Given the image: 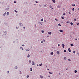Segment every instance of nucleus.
<instances>
[{"mask_svg":"<svg viewBox=\"0 0 79 79\" xmlns=\"http://www.w3.org/2000/svg\"><path fill=\"white\" fill-rule=\"evenodd\" d=\"M68 50H69V52H71V49H70V48H69L68 49Z\"/></svg>","mask_w":79,"mask_h":79,"instance_id":"1","label":"nucleus"},{"mask_svg":"<svg viewBox=\"0 0 79 79\" xmlns=\"http://www.w3.org/2000/svg\"><path fill=\"white\" fill-rule=\"evenodd\" d=\"M62 46L63 47V48H64V44H63L62 45Z\"/></svg>","mask_w":79,"mask_h":79,"instance_id":"2","label":"nucleus"},{"mask_svg":"<svg viewBox=\"0 0 79 79\" xmlns=\"http://www.w3.org/2000/svg\"><path fill=\"white\" fill-rule=\"evenodd\" d=\"M48 34H49L50 35H51V34H52V33L51 32H49L48 33Z\"/></svg>","mask_w":79,"mask_h":79,"instance_id":"3","label":"nucleus"},{"mask_svg":"<svg viewBox=\"0 0 79 79\" xmlns=\"http://www.w3.org/2000/svg\"><path fill=\"white\" fill-rule=\"evenodd\" d=\"M60 32H63V30H59Z\"/></svg>","mask_w":79,"mask_h":79,"instance_id":"4","label":"nucleus"},{"mask_svg":"<svg viewBox=\"0 0 79 79\" xmlns=\"http://www.w3.org/2000/svg\"><path fill=\"white\" fill-rule=\"evenodd\" d=\"M35 64V63L33 61H32V65L34 64Z\"/></svg>","mask_w":79,"mask_h":79,"instance_id":"5","label":"nucleus"},{"mask_svg":"<svg viewBox=\"0 0 79 79\" xmlns=\"http://www.w3.org/2000/svg\"><path fill=\"white\" fill-rule=\"evenodd\" d=\"M57 54H58V55H59V54H60V51H57Z\"/></svg>","mask_w":79,"mask_h":79,"instance_id":"6","label":"nucleus"},{"mask_svg":"<svg viewBox=\"0 0 79 79\" xmlns=\"http://www.w3.org/2000/svg\"><path fill=\"white\" fill-rule=\"evenodd\" d=\"M52 2H53L54 3H55V0H52Z\"/></svg>","mask_w":79,"mask_h":79,"instance_id":"7","label":"nucleus"},{"mask_svg":"<svg viewBox=\"0 0 79 79\" xmlns=\"http://www.w3.org/2000/svg\"><path fill=\"white\" fill-rule=\"evenodd\" d=\"M39 23H40V24H41V25H42V22H39Z\"/></svg>","mask_w":79,"mask_h":79,"instance_id":"8","label":"nucleus"},{"mask_svg":"<svg viewBox=\"0 0 79 79\" xmlns=\"http://www.w3.org/2000/svg\"><path fill=\"white\" fill-rule=\"evenodd\" d=\"M53 55V52H52L51 53V55Z\"/></svg>","mask_w":79,"mask_h":79,"instance_id":"9","label":"nucleus"},{"mask_svg":"<svg viewBox=\"0 0 79 79\" xmlns=\"http://www.w3.org/2000/svg\"><path fill=\"white\" fill-rule=\"evenodd\" d=\"M76 6V5L74 4H72V6Z\"/></svg>","mask_w":79,"mask_h":79,"instance_id":"10","label":"nucleus"},{"mask_svg":"<svg viewBox=\"0 0 79 79\" xmlns=\"http://www.w3.org/2000/svg\"><path fill=\"white\" fill-rule=\"evenodd\" d=\"M17 68H18V67H17V66H16L15 67V69H16Z\"/></svg>","mask_w":79,"mask_h":79,"instance_id":"11","label":"nucleus"},{"mask_svg":"<svg viewBox=\"0 0 79 79\" xmlns=\"http://www.w3.org/2000/svg\"><path fill=\"white\" fill-rule=\"evenodd\" d=\"M57 8H60V6L58 5L57 6Z\"/></svg>","mask_w":79,"mask_h":79,"instance_id":"12","label":"nucleus"},{"mask_svg":"<svg viewBox=\"0 0 79 79\" xmlns=\"http://www.w3.org/2000/svg\"><path fill=\"white\" fill-rule=\"evenodd\" d=\"M20 26H23V24H22V23H20Z\"/></svg>","mask_w":79,"mask_h":79,"instance_id":"13","label":"nucleus"},{"mask_svg":"<svg viewBox=\"0 0 79 79\" xmlns=\"http://www.w3.org/2000/svg\"><path fill=\"white\" fill-rule=\"evenodd\" d=\"M70 24H71V26H73V23L71 22V23H70Z\"/></svg>","mask_w":79,"mask_h":79,"instance_id":"14","label":"nucleus"},{"mask_svg":"<svg viewBox=\"0 0 79 79\" xmlns=\"http://www.w3.org/2000/svg\"><path fill=\"white\" fill-rule=\"evenodd\" d=\"M10 13H9V12H7L6 13L7 15H9V14Z\"/></svg>","mask_w":79,"mask_h":79,"instance_id":"15","label":"nucleus"},{"mask_svg":"<svg viewBox=\"0 0 79 79\" xmlns=\"http://www.w3.org/2000/svg\"><path fill=\"white\" fill-rule=\"evenodd\" d=\"M71 47H73V46H74V45H73V44H71Z\"/></svg>","mask_w":79,"mask_h":79,"instance_id":"16","label":"nucleus"},{"mask_svg":"<svg viewBox=\"0 0 79 79\" xmlns=\"http://www.w3.org/2000/svg\"><path fill=\"white\" fill-rule=\"evenodd\" d=\"M5 15H6V12H5L4 14L3 15V16H5Z\"/></svg>","mask_w":79,"mask_h":79,"instance_id":"17","label":"nucleus"},{"mask_svg":"<svg viewBox=\"0 0 79 79\" xmlns=\"http://www.w3.org/2000/svg\"><path fill=\"white\" fill-rule=\"evenodd\" d=\"M68 60L69 61H71V59H68Z\"/></svg>","mask_w":79,"mask_h":79,"instance_id":"18","label":"nucleus"},{"mask_svg":"<svg viewBox=\"0 0 79 79\" xmlns=\"http://www.w3.org/2000/svg\"><path fill=\"white\" fill-rule=\"evenodd\" d=\"M30 56V55H29V54H28L27 57V58H29V57Z\"/></svg>","mask_w":79,"mask_h":79,"instance_id":"19","label":"nucleus"},{"mask_svg":"<svg viewBox=\"0 0 79 79\" xmlns=\"http://www.w3.org/2000/svg\"><path fill=\"white\" fill-rule=\"evenodd\" d=\"M49 74H53V73H51V72H49Z\"/></svg>","mask_w":79,"mask_h":79,"instance_id":"20","label":"nucleus"},{"mask_svg":"<svg viewBox=\"0 0 79 79\" xmlns=\"http://www.w3.org/2000/svg\"><path fill=\"white\" fill-rule=\"evenodd\" d=\"M26 51H29L30 49H26Z\"/></svg>","mask_w":79,"mask_h":79,"instance_id":"21","label":"nucleus"},{"mask_svg":"<svg viewBox=\"0 0 79 79\" xmlns=\"http://www.w3.org/2000/svg\"><path fill=\"white\" fill-rule=\"evenodd\" d=\"M69 15H71V12H69Z\"/></svg>","mask_w":79,"mask_h":79,"instance_id":"22","label":"nucleus"},{"mask_svg":"<svg viewBox=\"0 0 79 79\" xmlns=\"http://www.w3.org/2000/svg\"><path fill=\"white\" fill-rule=\"evenodd\" d=\"M59 26H61V25L60 24V23L58 24Z\"/></svg>","mask_w":79,"mask_h":79,"instance_id":"23","label":"nucleus"},{"mask_svg":"<svg viewBox=\"0 0 79 79\" xmlns=\"http://www.w3.org/2000/svg\"><path fill=\"white\" fill-rule=\"evenodd\" d=\"M40 78H42L43 77L42 76H40Z\"/></svg>","mask_w":79,"mask_h":79,"instance_id":"24","label":"nucleus"},{"mask_svg":"<svg viewBox=\"0 0 79 79\" xmlns=\"http://www.w3.org/2000/svg\"><path fill=\"white\" fill-rule=\"evenodd\" d=\"M63 15H66V13H64Z\"/></svg>","mask_w":79,"mask_h":79,"instance_id":"25","label":"nucleus"},{"mask_svg":"<svg viewBox=\"0 0 79 79\" xmlns=\"http://www.w3.org/2000/svg\"><path fill=\"white\" fill-rule=\"evenodd\" d=\"M4 32L5 34H7V32H6V31H5Z\"/></svg>","mask_w":79,"mask_h":79,"instance_id":"26","label":"nucleus"},{"mask_svg":"<svg viewBox=\"0 0 79 79\" xmlns=\"http://www.w3.org/2000/svg\"><path fill=\"white\" fill-rule=\"evenodd\" d=\"M73 11H74V8H73L72 9Z\"/></svg>","mask_w":79,"mask_h":79,"instance_id":"27","label":"nucleus"},{"mask_svg":"<svg viewBox=\"0 0 79 79\" xmlns=\"http://www.w3.org/2000/svg\"><path fill=\"white\" fill-rule=\"evenodd\" d=\"M15 13H18V11L16 10H15Z\"/></svg>","mask_w":79,"mask_h":79,"instance_id":"28","label":"nucleus"},{"mask_svg":"<svg viewBox=\"0 0 79 79\" xmlns=\"http://www.w3.org/2000/svg\"><path fill=\"white\" fill-rule=\"evenodd\" d=\"M75 73H77V70H75Z\"/></svg>","mask_w":79,"mask_h":79,"instance_id":"29","label":"nucleus"},{"mask_svg":"<svg viewBox=\"0 0 79 79\" xmlns=\"http://www.w3.org/2000/svg\"><path fill=\"white\" fill-rule=\"evenodd\" d=\"M29 77V75H27V78H28Z\"/></svg>","mask_w":79,"mask_h":79,"instance_id":"30","label":"nucleus"},{"mask_svg":"<svg viewBox=\"0 0 79 79\" xmlns=\"http://www.w3.org/2000/svg\"><path fill=\"white\" fill-rule=\"evenodd\" d=\"M39 65L40 66H41V65H42V64H40Z\"/></svg>","mask_w":79,"mask_h":79,"instance_id":"31","label":"nucleus"},{"mask_svg":"<svg viewBox=\"0 0 79 79\" xmlns=\"http://www.w3.org/2000/svg\"><path fill=\"white\" fill-rule=\"evenodd\" d=\"M70 22L69 21H67V22H66V23H69Z\"/></svg>","mask_w":79,"mask_h":79,"instance_id":"32","label":"nucleus"},{"mask_svg":"<svg viewBox=\"0 0 79 79\" xmlns=\"http://www.w3.org/2000/svg\"><path fill=\"white\" fill-rule=\"evenodd\" d=\"M64 60H66V57H64Z\"/></svg>","mask_w":79,"mask_h":79,"instance_id":"33","label":"nucleus"},{"mask_svg":"<svg viewBox=\"0 0 79 79\" xmlns=\"http://www.w3.org/2000/svg\"><path fill=\"white\" fill-rule=\"evenodd\" d=\"M30 69H31L30 71H32V68H30Z\"/></svg>","mask_w":79,"mask_h":79,"instance_id":"34","label":"nucleus"},{"mask_svg":"<svg viewBox=\"0 0 79 79\" xmlns=\"http://www.w3.org/2000/svg\"><path fill=\"white\" fill-rule=\"evenodd\" d=\"M22 73H21V71H20V74H21Z\"/></svg>","mask_w":79,"mask_h":79,"instance_id":"35","label":"nucleus"},{"mask_svg":"<svg viewBox=\"0 0 79 79\" xmlns=\"http://www.w3.org/2000/svg\"><path fill=\"white\" fill-rule=\"evenodd\" d=\"M29 63H31V60H29Z\"/></svg>","mask_w":79,"mask_h":79,"instance_id":"36","label":"nucleus"},{"mask_svg":"<svg viewBox=\"0 0 79 79\" xmlns=\"http://www.w3.org/2000/svg\"><path fill=\"white\" fill-rule=\"evenodd\" d=\"M73 53H75V52H76V51H73Z\"/></svg>","mask_w":79,"mask_h":79,"instance_id":"37","label":"nucleus"},{"mask_svg":"<svg viewBox=\"0 0 79 79\" xmlns=\"http://www.w3.org/2000/svg\"><path fill=\"white\" fill-rule=\"evenodd\" d=\"M7 73L8 74V73H10V72H9V71H7Z\"/></svg>","mask_w":79,"mask_h":79,"instance_id":"38","label":"nucleus"},{"mask_svg":"<svg viewBox=\"0 0 79 79\" xmlns=\"http://www.w3.org/2000/svg\"><path fill=\"white\" fill-rule=\"evenodd\" d=\"M41 21H43V19H42L41 20Z\"/></svg>","mask_w":79,"mask_h":79,"instance_id":"39","label":"nucleus"},{"mask_svg":"<svg viewBox=\"0 0 79 79\" xmlns=\"http://www.w3.org/2000/svg\"><path fill=\"white\" fill-rule=\"evenodd\" d=\"M64 52H66V50H64Z\"/></svg>","mask_w":79,"mask_h":79,"instance_id":"40","label":"nucleus"},{"mask_svg":"<svg viewBox=\"0 0 79 79\" xmlns=\"http://www.w3.org/2000/svg\"><path fill=\"white\" fill-rule=\"evenodd\" d=\"M56 21H58V19H55Z\"/></svg>","mask_w":79,"mask_h":79,"instance_id":"41","label":"nucleus"},{"mask_svg":"<svg viewBox=\"0 0 79 79\" xmlns=\"http://www.w3.org/2000/svg\"><path fill=\"white\" fill-rule=\"evenodd\" d=\"M14 3H16V1H15L14 2Z\"/></svg>","mask_w":79,"mask_h":79,"instance_id":"42","label":"nucleus"},{"mask_svg":"<svg viewBox=\"0 0 79 79\" xmlns=\"http://www.w3.org/2000/svg\"><path fill=\"white\" fill-rule=\"evenodd\" d=\"M62 19H64V17H61Z\"/></svg>","mask_w":79,"mask_h":79,"instance_id":"43","label":"nucleus"},{"mask_svg":"<svg viewBox=\"0 0 79 79\" xmlns=\"http://www.w3.org/2000/svg\"><path fill=\"white\" fill-rule=\"evenodd\" d=\"M39 6H40V7H41L42 6L40 5H39Z\"/></svg>","mask_w":79,"mask_h":79,"instance_id":"44","label":"nucleus"},{"mask_svg":"<svg viewBox=\"0 0 79 79\" xmlns=\"http://www.w3.org/2000/svg\"><path fill=\"white\" fill-rule=\"evenodd\" d=\"M42 33H44V31H42Z\"/></svg>","mask_w":79,"mask_h":79,"instance_id":"45","label":"nucleus"},{"mask_svg":"<svg viewBox=\"0 0 79 79\" xmlns=\"http://www.w3.org/2000/svg\"><path fill=\"white\" fill-rule=\"evenodd\" d=\"M35 2L36 3H38V2L35 1Z\"/></svg>","mask_w":79,"mask_h":79,"instance_id":"46","label":"nucleus"},{"mask_svg":"<svg viewBox=\"0 0 79 79\" xmlns=\"http://www.w3.org/2000/svg\"><path fill=\"white\" fill-rule=\"evenodd\" d=\"M22 46H23V47H24V45L23 44Z\"/></svg>","mask_w":79,"mask_h":79,"instance_id":"47","label":"nucleus"},{"mask_svg":"<svg viewBox=\"0 0 79 79\" xmlns=\"http://www.w3.org/2000/svg\"><path fill=\"white\" fill-rule=\"evenodd\" d=\"M74 21H76V19H74Z\"/></svg>","mask_w":79,"mask_h":79,"instance_id":"48","label":"nucleus"},{"mask_svg":"<svg viewBox=\"0 0 79 79\" xmlns=\"http://www.w3.org/2000/svg\"><path fill=\"white\" fill-rule=\"evenodd\" d=\"M50 8H52V6L51 5L50 6Z\"/></svg>","mask_w":79,"mask_h":79,"instance_id":"49","label":"nucleus"},{"mask_svg":"<svg viewBox=\"0 0 79 79\" xmlns=\"http://www.w3.org/2000/svg\"><path fill=\"white\" fill-rule=\"evenodd\" d=\"M41 43H43V41H41Z\"/></svg>","mask_w":79,"mask_h":79,"instance_id":"50","label":"nucleus"},{"mask_svg":"<svg viewBox=\"0 0 79 79\" xmlns=\"http://www.w3.org/2000/svg\"><path fill=\"white\" fill-rule=\"evenodd\" d=\"M22 50H24V48H22Z\"/></svg>","mask_w":79,"mask_h":79,"instance_id":"51","label":"nucleus"},{"mask_svg":"<svg viewBox=\"0 0 79 79\" xmlns=\"http://www.w3.org/2000/svg\"><path fill=\"white\" fill-rule=\"evenodd\" d=\"M77 25H79V23H78L77 24Z\"/></svg>","mask_w":79,"mask_h":79,"instance_id":"52","label":"nucleus"},{"mask_svg":"<svg viewBox=\"0 0 79 79\" xmlns=\"http://www.w3.org/2000/svg\"><path fill=\"white\" fill-rule=\"evenodd\" d=\"M44 40V42H45V40Z\"/></svg>","mask_w":79,"mask_h":79,"instance_id":"53","label":"nucleus"},{"mask_svg":"<svg viewBox=\"0 0 79 79\" xmlns=\"http://www.w3.org/2000/svg\"><path fill=\"white\" fill-rule=\"evenodd\" d=\"M58 46H60V44H58Z\"/></svg>","mask_w":79,"mask_h":79,"instance_id":"54","label":"nucleus"},{"mask_svg":"<svg viewBox=\"0 0 79 79\" xmlns=\"http://www.w3.org/2000/svg\"><path fill=\"white\" fill-rule=\"evenodd\" d=\"M17 29H18V27L17 28V27H16Z\"/></svg>","mask_w":79,"mask_h":79,"instance_id":"55","label":"nucleus"},{"mask_svg":"<svg viewBox=\"0 0 79 79\" xmlns=\"http://www.w3.org/2000/svg\"><path fill=\"white\" fill-rule=\"evenodd\" d=\"M20 48H22V47H20Z\"/></svg>","mask_w":79,"mask_h":79,"instance_id":"56","label":"nucleus"},{"mask_svg":"<svg viewBox=\"0 0 79 79\" xmlns=\"http://www.w3.org/2000/svg\"><path fill=\"white\" fill-rule=\"evenodd\" d=\"M23 29H25V27H23Z\"/></svg>","mask_w":79,"mask_h":79,"instance_id":"57","label":"nucleus"},{"mask_svg":"<svg viewBox=\"0 0 79 79\" xmlns=\"http://www.w3.org/2000/svg\"><path fill=\"white\" fill-rule=\"evenodd\" d=\"M46 20H44V22H46Z\"/></svg>","mask_w":79,"mask_h":79,"instance_id":"58","label":"nucleus"},{"mask_svg":"<svg viewBox=\"0 0 79 79\" xmlns=\"http://www.w3.org/2000/svg\"><path fill=\"white\" fill-rule=\"evenodd\" d=\"M59 74L60 75V74H61L60 73H59Z\"/></svg>","mask_w":79,"mask_h":79,"instance_id":"59","label":"nucleus"},{"mask_svg":"<svg viewBox=\"0 0 79 79\" xmlns=\"http://www.w3.org/2000/svg\"><path fill=\"white\" fill-rule=\"evenodd\" d=\"M46 6V5H44V6Z\"/></svg>","mask_w":79,"mask_h":79,"instance_id":"60","label":"nucleus"},{"mask_svg":"<svg viewBox=\"0 0 79 79\" xmlns=\"http://www.w3.org/2000/svg\"><path fill=\"white\" fill-rule=\"evenodd\" d=\"M35 27H37V26H36V25H35Z\"/></svg>","mask_w":79,"mask_h":79,"instance_id":"61","label":"nucleus"},{"mask_svg":"<svg viewBox=\"0 0 79 79\" xmlns=\"http://www.w3.org/2000/svg\"><path fill=\"white\" fill-rule=\"evenodd\" d=\"M48 71H49V69H48Z\"/></svg>","mask_w":79,"mask_h":79,"instance_id":"62","label":"nucleus"},{"mask_svg":"<svg viewBox=\"0 0 79 79\" xmlns=\"http://www.w3.org/2000/svg\"><path fill=\"white\" fill-rule=\"evenodd\" d=\"M76 40H77V39H75Z\"/></svg>","mask_w":79,"mask_h":79,"instance_id":"63","label":"nucleus"},{"mask_svg":"<svg viewBox=\"0 0 79 79\" xmlns=\"http://www.w3.org/2000/svg\"><path fill=\"white\" fill-rule=\"evenodd\" d=\"M50 77V76H48V77Z\"/></svg>","mask_w":79,"mask_h":79,"instance_id":"64","label":"nucleus"}]
</instances>
